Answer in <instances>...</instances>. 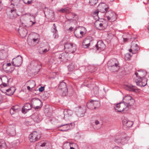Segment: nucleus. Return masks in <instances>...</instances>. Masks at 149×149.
<instances>
[{
    "mask_svg": "<svg viewBox=\"0 0 149 149\" xmlns=\"http://www.w3.org/2000/svg\"><path fill=\"white\" fill-rule=\"evenodd\" d=\"M89 45H90L89 43L88 44H87V43L86 44V43H84L83 42V44H82L83 47L85 48H88Z\"/></svg>",
    "mask_w": 149,
    "mask_h": 149,
    "instance_id": "nucleus-49",
    "label": "nucleus"
},
{
    "mask_svg": "<svg viewBox=\"0 0 149 149\" xmlns=\"http://www.w3.org/2000/svg\"><path fill=\"white\" fill-rule=\"evenodd\" d=\"M64 49L65 52L69 54L74 53L76 50L75 45L69 42L64 44Z\"/></svg>",
    "mask_w": 149,
    "mask_h": 149,
    "instance_id": "nucleus-3",
    "label": "nucleus"
},
{
    "mask_svg": "<svg viewBox=\"0 0 149 149\" xmlns=\"http://www.w3.org/2000/svg\"><path fill=\"white\" fill-rule=\"evenodd\" d=\"M23 1L25 4H30L31 3L32 1L29 0H23Z\"/></svg>",
    "mask_w": 149,
    "mask_h": 149,
    "instance_id": "nucleus-50",
    "label": "nucleus"
},
{
    "mask_svg": "<svg viewBox=\"0 0 149 149\" xmlns=\"http://www.w3.org/2000/svg\"><path fill=\"white\" fill-rule=\"evenodd\" d=\"M69 70L70 71H72L74 69V66L73 63L70 64L68 66Z\"/></svg>",
    "mask_w": 149,
    "mask_h": 149,
    "instance_id": "nucleus-46",
    "label": "nucleus"
},
{
    "mask_svg": "<svg viewBox=\"0 0 149 149\" xmlns=\"http://www.w3.org/2000/svg\"><path fill=\"white\" fill-rule=\"evenodd\" d=\"M58 91L63 96H65L68 92V89L66 84L64 82H62L60 83L58 86Z\"/></svg>",
    "mask_w": 149,
    "mask_h": 149,
    "instance_id": "nucleus-5",
    "label": "nucleus"
},
{
    "mask_svg": "<svg viewBox=\"0 0 149 149\" xmlns=\"http://www.w3.org/2000/svg\"><path fill=\"white\" fill-rule=\"evenodd\" d=\"M94 93L97 94L98 93V88L97 87H95L93 88Z\"/></svg>",
    "mask_w": 149,
    "mask_h": 149,
    "instance_id": "nucleus-51",
    "label": "nucleus"
},
{
    "mask_svg": "<svg viewBox=\"0 0 149 149\" xmlns=\"http://www.w3.org/2000/svg\"><path fill=\"white\" fill-rule=\"evenodd\" d=\"M123 39H124V42H127V40H128V39H127V38H123Z\"/></svg>",
    "mask_w": 149,
    "mask_h": 149,
    "instance_id": "nucleus-59",
    "label": "nucleus"
},
{
    "mask_svg": "<svg viewBox=\"0 0 149 149\" xmlns=\"http://www.w3.org/2000/svg\"><path fill=\"white\" fill-rule=\"evenodd\" d=\"M126 56H129L130 57L131 56V54L130 53H127L126 55Z\"/></svg>",
    "mask_w": 149,
    "mask_h": 149,
    "instance_id": "nucleus-62",
    "label": "nucleus"
},
{
    "mask_svg": "<svg viewBox=\"0 0 149 149\" xmlns=\"http://www.w3.org/2000/svg\"><path fill=\"white\" fill-rule=\"evenodd\" d=\"M19 108V107L18 105L13 106L10 109V113L12 115L16 112H18L20 110Z\"/></svg>",
    "mask_w": 149,
    "mask_h": 149,
    "instance_id": "nucleus-24",
    "label": "nucleus"
},
{
    "mask_svg": "<svg viewBox=\"0 0 149 149\" xmlns=\"http://www.w3.org/2000/svg\"><path fill=\"white\" fill-rule=\"evenodd\" d=\"M118 62L116 59H111L107 63L108 68L111 67V66L118 63Z\"/></svg>",
    "mask_w": 149,
    "mask_h": 149,
    "instance_id": "nucleus-25",
    "label": "nucleus"
},
{
    "mask_svg": "<svg viewBox=\"0 0 149 149\" xmlns=\"http://www.w3.org/2000/svg\"><path fill=\"white\" fill-rule=\"evenodd\" d=\"M6 145L5 142L3 141L0 142V149H5Z\"/></svg>",
    "mask_w": 149,
    "mask_h": 149,
    "instance_id": "nucleus-40",
    "label": "nucleus"
},
{
    "mask_svg": "<svg viewBox=\"0 0 149 149\" xmlns=\"http://www.w3.org/2000/svg\"><path fill=\"white\" fill-rule=\"evenodd\" d=\"M132 97L129 95H126L125 96L123 99V102L126 104L130 99H131Z\"/></svg>",
    "mask_w": 149,
    "mask_h": 149,
    "instance_id": "nucleus-36",
    "label": "nucleus"
},
{
    "mask_svg": "<svg viewBox=\"0 0 149 149\" xmlns=\"http://www.w3.org/2000/svg\"><path fill=\"white\" fill-rule=\"evenodd\" d=\"M11 65V63H7V65L8 66H9Z\"/></svg>",
    "mask_w": 149,
    "mask_h": 149,
    "instance_id": "nucleus-60",
    "label": "nucleus"
},
{
    "mask_svg": "<svg viewBox=\"0 0 149 149\" xmlns=\"http://www.w3.org/2000/svg\"><path fill=\"white\" fill-rule=\"evenodd\" d=\"M124 127L126 128L131 127L133 124V122L128 121L126 119H124L122 120Z\"/></svg>",
    "mask_w": 149,
    "mask_h": 149,
    "instance_id": "nucleus-22",
    "label": "nucleus"
},
{
    "mask_svg": "<svg viewBox=\"0 0 149 149\" xmlns=\"http://www.w3.org/2000/svg\"><path fill=\"white\" fill-rule=\"evenodd\" d=\"M44 90V87H41L39 88V90L40 92H42Z\"/></svg>",
    "mask_w": 149,
    "mask_h": 149,
    "instance_id": "nucleus-53",
    "label": "nucleus"
},
{
    "mask_svg": "<svg viewBox=\"0 0 149 149\" xmlns=\"http://www.w3.org/2000/svg\"><path fill=\"white\" fill-rule=\"evenodd\" d=\"M98 0H89V3L92 6L95 5L98 2Z\"/></svg>",
    "mask_w": 149,
    "mask_h": 149,
    "instance_id": "nucleus-45",
    "label": "nucleus"
},
{
    "mask_svg": "<svg viewBox=\"0 0 149 149\" xmlns=\"http://www.w3.org/2000/svg\"><path fill=\"white\" fill-rule=\"evenodd\" d=\"M22 57L18 55L16 58L13 59L12 64L15 67H19L22 63Z\"/></svg>",
    "mask_w": 149,
    "mask_h": 149,
    "instance_id": "nucleus-12",
    "label": "nucleus"
},
{
    "mask_svg": "<svg viewBox=\"0 0 149 149\" xmlns=\"http://www.w3.org/2000/svg\"><path fill=\"white\" fill-rule=\"evenodd\" d=\"M101 120L100 119H99V120H95L94 123H95V125H100V126H101L102 124H100V121Z\"/></svg>",
    "mask_w": 149,
    "mask_h": 149,
    "instance_id": "nucleus-48",
    "label": "nucleus"
},
{
    "mask_svg": "<svg viewBox=\"0 0 149 149\" xmlns=\"http://www.w3.org/2000/svg\"><path fill=\"white\" fill-rule=\"evenodd\" d=\"M7 13L8 17L12 19L16 17L18 15L16 13V10L15 8L8 9L7 10Z\"/></svg>",
    "mask_w": 149,
    "mask_h": 149,
    "instance_id": "nucleus-11",
    "label": "nucleus"
},
{
    "mask_svg": "<svg viewBox=\"0 0 149 149\" xmlns=\"http://www.w3.org/2000/svg\"><path fill=\"white\" fill-rule=\"evenodd\" d=\"M31 108H32L31 103V104L29 103H26L22 108V112L23 113H25L28 111L30 110Z\"/></svg>",
    "mask_w": 149,
    "mask_h": 149,
    "instance_id": "nucleus-23",
    "label": "nucleus"
},
{
    "mask_svg": "<svg viewBox=\"0 0 149 149\" xmlns=\"http://www.w3.org/2000/svg\"><path fill=\"white\" fill-rule=\"evenodd\" d=\"M74 34L75 36L77 38H81L82 37V36L81 35L80 33V31L78 30H76L74 31Z\"/></svg>",
    "mask_w": 149,
    "mask_h": 149,
    "instance_id": "nucleus-38",
    "label": "nucleus"
},
{
    "mask_svg": "<svg viewBox=\"0 0 149 149\" xmlns=\"http://www.w3.org/2000/svg\"><path fill=\"white\" fill-rule=\"evenodd\" d=\"M94 26L97 29L99 30H102L105 29L103 24L101 23L99 20H97L94 23Z\"/></svg>",
    "mask_w": 149,
    "mask_h": 149,
    "instance_id": "nucleus-21",
    "label": "nucleus"
},
{
    "mask_svg": "<svg viewBox=\"0 0 149 149\" xmlns=\"http://www.w3.org/2000/svg\"><path fill=\"white\" fill-rule=\"evenodd\" d=\"M8 134L12 136H14L16 134L15 126L14 125H9L6 130Z\"/></svg>",
    "mask_w": 149,
    "mask_h": 149,
    "instance_id": "nucleus-16",
    "label": "nucleus"
},
{
    "mask_svg": "<svg viewBox=\"0 0 149 149\" xmlns=\"http://www.w3.org/2000/svg\"><path fill=\"white\" fill-rule=\"evenodd\" d=\"M47 143L45 141H41L36 143L35 146L36 149H44L47 146Z\"/></svg>",
    "mask_w": 149,
    "mask_h": 149,
    "instance_id": "nucleus-14",
    "label": "nucleus"
},
{
    "mask_svg": "<svg viewBox=\"0 0 149 149\" xmlns=\"http://www.w3.org/2000/svg\"><path fill=\"white\" fill-rule=\"evenodd\" d=\"M108 68L111 72H115L117 71L119 69L118 63L111 66V67H109Z\"/></svg>",
    "mask_w": 149,
    "mask_h": 149,
    "instance_id": "nucleus-33",
    "label": "nucleus"
},
{
    "mask_svg": "<svg viewBox=\"0 0 149 149\" xmlns=\"http://www.w3.org/2000/svg\"><path fill=\"white\" fill-rule=\"evenodd\" d=\"M48 51V50L47 49H42L41 50V52L40 51V53L41 54H44L46 52Z\"/></svg>",
    "mask_w": 149,
    "mask_h": 149,
    "instance_id": "nucleus-52",
    "label": "nucleus"
},
{
    "mask_svg": "<svg viewBox=\"0 0 149 149\" xmlns=\"http://www.w3.org/2000/svg\"><path fill=\"white\" fill-rule=\"evenodd\" d=\"M63 113L64 115V119L65 120H67L69 119V117L71 116L72 114V111L70 110L65 109L64 110Z\"/></svg>",
    "mask_w": 149,
    "mask_h": 149,
    "instance_id": "nucleus-19",
    "label": "nucleus"
},
{
    "mask_svg": "<svg viewBox=\"0 0 149 149\" xmlns=\"http://www.w3.org/2000/svg\"><path fill=\"white\" fill-rule=\"evenodd\" d=\"M32 40L33 41V42H36L38 40V38H33L32 39Z\"/></svg>",
    "mask_w": 149,
    "mask_h": 149,
    "instance_id": "nucleus-57",
    "label": "nucleus"
},
{
    "mask_svg": "<svg viewBox=\"0 0 149 149\" xmlns=\"http://www.w3.org/2000/svg\"><path fill=\"white\" fill-rule=\"evenodd\" d=\"M114 108L116 111L119 112L123 111L125 109L126 111L128 110L126 105L123 102H120L117 104Z\"/></svg>",
    "mask_w": 149,
    "mask_h": 149,
    "instance_id": "nucleus-9",
    "label": "nucleus"
},
{
    "mask_svg": "<svg viewBox=\"0 0 149 149\" xmlns=\"http://www.w3.org/2000/svg\"><path fill=\"white\" fill-rule=\"evenodd\" d=\"M36 23V22H32L31 21H30L29 22V25H26L25 26L27 27H29L30 26H31Z\"/></svg>",
    "mask_w": 149,
    "mask_h": 149,
    "instance_id": "nucleus-47",
    "label": "nucleus"
},
{
    "mask_svg": "<svg viewBox=\"0 0 149 149\" xmlns=\"http://www.w3.org/2000/svg\"><path fill=\"white\" fill-rule=\"evenodd\" d=\"M18 31L19 34L23 36H26L27 35V31L25 28L18 29Z\"/></svg>",
    "mask_w": 149,
    "mask_h": 149,
    "instance_id": "nucleus-30",
    "label": "nucleus"
},
{
    "mask_svg": "<svg viewBox=\"0 0 149 149\" xmlns=\"http://www.w3.org/2000/svg\"><path fill=\"white\" fill-rule=\"evenodd\" d=\"M147 72L145 70H139L135 73L137 78L135 82L137 85L140 87H144L147 84V79L145 77Z\"/></svg>",
    "mask_w": 149,
    "mask_h": 149,
    "instance_id": "nucleus-1",
    "label": "nucleus"
},
{
    "mask_svg": "<svg viewBox=\"0 0 149 149\" xmlns=\"http://www.w3.org/2000/svg\"><path fill=\"white\" fill-rule=\"evenodd\" d=\"M75 111L77 115L79 116L83 117L85 112V107H78L75 108Z\"/></svg>",
    "mask_w": 149,
    "mask_h": 149,
    "instance_id": "nucleus-17",
    "label": "nucleus"
},
{
    "mask_svg": "<svg viewBox=\"0 0 149 149\" xmlns=\"http://www.w3.org/2000/svg\"><path fill=\"white\" fill-rule=\"evenodd\" d=\"M134 100L132 97L131 99L127 102L125 104L126 105L128 109V108L131 107V106L134 105Z\"/></svg>",
    "mask_w": 149,
    "mask_h": 149,
    "instance_id": "nucleus-32",
    "label": "nucleus"
},
{
    "mask_svg": "<svg viewBox=\"0 0 149 149\" xmlns=\"http://www.w3.org/2000/svg\"><path fill=\"white\" fill-rule=\"evenodd\" d=\"M80 33H81V35L82 36V37L83 36V35H84L85 33L82 31H80Z\"/></svg>",
    "mask_w": 149,
    "mask_h": 149,
    "instance_id": "nucleus-55",
    "label": "nucleus"
},
{
    "mask_svg": "<svg viewBox=\"0 0 149 149\" xmlns=\"http://www.w3.org/2000/svg\"><path fill=\"white\" fill-rule=\"evenodd\" d=\"M113 149H122L119 147L117 146V147H115Z\"/></svg>",
    "mask_w": 149,
    "mask_h": 149,
    "instance_id": "nucleus-58",
    "label": "nucleus"
},
{
    "mask_svg": "<svg viewBox=\"0 0 149 149\" xmlns=\"http://www.w3.org/2000/svg\"><path fill=\"white\" fill-rule=\"evenodd\" d=\"M11 90V88H9L6 90L7 92H9Z\"/></svg>",
    "mask_w": 149,
    "mask_h": 149,
    "instance_id": "nucleus-61",
    "label": "nucleus"
},
{
    "mask_svg": "<svg viewBox=\"0 0 149 149\" xmlns=\"http://www.w3.org/2000/svg\"><path fill=\"white\" fill-rule=\"evenodd\" d=\"M32 63L33 64V66L36 70H39L40 69L42 63L39 61H33L32 62Z\"/></svg>",
    "mask_w": 149,
    "mask_h": 149,
    "instance_id": "nucleus-26",
    "label": "nucleus"
},
{
    "mask_svg": "<svg viewBox=\"0 0 149 149\" xmlns=\"http://www.w3.org/2000/svg\"><path fill=\"white\" fill-rule=\"evenodd\" d=\"M105 16L110 22H114L116 19V15L114 12L111 10H108L105 14Z\"/></svg>",
    "mask_w": 149,
    "mask_h": 149,
    "instance_id": "nucleus-7",
    "label": "nucleus"
},
{
    "mask_svg": "<svg viewBox=\"0 0 149 149\" xmlns=\"http://www.w3.org/2000/svg\"><path fill=\"white\" fill-rule=\"evenodd\" d=\"M135 87L133 85H127L125 87L126 90L130 91L136 92Z\"/></svg>",
    "mask_w": 149,
    "mask_h": 149,
    "instance_id": "nucleus-35",
    "label": "nucleus"
},
{
    "mask_svg": "<svg viewBox=\"0 0 149 149\" xmlns=\"http://www.w3.org/2000/svg\"><path fill=\"white\" fill-rule=\"evenodd\" d=\"M93 106H94V108L95 109L96 108L99 107L100 106V103L98 101L93 100Z\"/></svg>",
    "mask_w": 149,
    "mask_h": 149,
    "instance_id": "nucleus-39",
    "label": "nucleus"
},
{
    "mask_svg": "<svg viewBox=\"0 0 149 149\" xmlns=\"http://www.w3.org/2000/svg\"><path fill=\"white\" fill-rule=\"evenodd\" d=\"M41 136L40 134L36 131H33L29 135V138L30 141L33 142L38 140Z\"/></svg>",
    "mask_w": 149,
    "mask_h": 149,
    "instance_id": "nucleus-8",
    "label": "nucleus"
},
{
    "mask_svg": "<svg viewBox=\"0 0 149 149\" xmlns=\"http://www.w3.org/2000/svg\"><path fill=\"white\" fill-rule=\"evenodd\" d=\"M140 48L135 41H133L131 43L130 49L129 51L132 54H135L139 50Z\"/></svg>",
    "mask_w": 149,
    "mask_h": 149,
    "instance_id": "nucleus-10",
    "label": "nucleus"
},
{
    "mask_svg": "<svg viewBox=\"0 0 149 149\" xmlns=\"http://www.w3.org/2000/svg\"><path fill=\"white\" fill-rule=\"evenodd\" d=\"M70 9L68 7H66L64 8H62L59 10V11L63 13H69Z\"/></svg>",
    "mask_w": 149,
    "mask_h": 149,
    "instance_id": "nucleus-41",
    "label": "nucleus"
},
{
    "mask_svg": "<svg viewBox=\"0 0 149 149\" xmlns=\"http://www.w3.org/2000/svg\"><path fill=\"white\" fill-rule=\"evenodd\" d=\"M98 7L100 12L102 13H106L109 10V8L108 7H106L105 4L104 3H101L99 4Z\"/></svg>",
    "mask_w": 149,
    "mask_h": 149,
    "instance_id": "nucleus-18",
    "label": "nucleus"
},
{
    "mask_svg": "<svg viewBox=\"0 0 149 149\" xmlns=\"http://www.w3.org/2000/svg\"><path fill=\"white\" fill-rule=\"evenodd\" d=\"M53 27L52 29V32L53 33V36L55 38H57L58 37V35L57 34V30L56 29V26L55 24H53Z\"/></svg>",
    "mask_w": 149,
    "mask_h": 149,
    "instance_id": "nucleus-27",
    "label": "nucleus"
},
{
    "mask_svg": "<svg viewBox=\"0 0 149 149\" xmlns=\"http://www.w3.org/2000/svg\"><path fill=\"white\" fill-rule=\"evenodd\" d=\"M117 137L115 140V142L118 143H121L123 145L127 143L130 137L127 136L125 133L123 132L120 134H117Z\"/></svg>",
    "mask_w": 149,
    "mask_h": 149,
    "instance_id": "nucleus-2",
    "label": "nucleus"
},
{
    "mask_svg": "<svg viewBox=\"0 0 149 149\" xmlns=\"http://www.w3.org/2000/svg\"><path fill=\"white\" fill-rule=\"evenodd\" d=\"M20 1V0H12L11 5L16 6L17 8L19 7L21 5Z\"/></svg>",
    "mask_w": 149,
    "mask_h": 149,
    "instance_id": "nucleus-29",
    "label": "nucleus"
},
{
    "mask_svg": "<svg viewBox=\"0 0 149 149\" xmlns=\"http://www.w3.org/2000/svg\"><path fill=\"white\" fill-rule=\"evenodd\" d=\"M31 118L36 123H39L40 121L38 115L37 113H35L31 116Z\"/></svg>",
    "mask_w": 149,
    "mask_h": 149,
    "instance_id": "nucleus-28",
    "label": "nucleus"
},
{
    "mask_svg": "<svg viewBox=\"0 0 149 149\" xmlns=\"http://www.w3.org/2000/svg\"><path fill=\"white\" fill-rule=\"evenodd\" d=\"M27 88L28 90L29 91L30 90L31 88L29 86H27Z\"/></svg>",
    "mask_w": 149,
    "mask_h": 149,
    "instance_id": "nucleus-63",
    "label": "nucleus"
},
{
    "mask_svg": "<svg viewBox=\"0 0 149 149\" xmlns=\"http://www.w3.org/2000/svg\"><path fill=\"white\" fill-rule=\"evenodd\" d=\"M73 127V125L72 123H70L67 122L64 124L60 125L58 127L59 130L60 131L63 132H66L69 130H70Z\"/></svg>",
    "mask_w": 149,
    "mask_h": 149,
    "instance_id": "nucleus-6",
    "label": "nucleus"
},
{
    "mask_svg": "<svg viewBox=\"0 0 149 149\" xmlns=\"http://www.w3.org/2000/svg\"><path fill=\"white\" fill-rule=\"evenodd\" d=\"M7 53L4 50L0 51V59L4 60L6 58Z\"/></svg>",
    "mask_w": 149,
    "mask_h": 149,
    "instance_id": "nucleus-31",
    "label": "nucleus"
},
{
    "mask_svg": "<svg viewBox=\"0 0 149 149\" xmlns=\"http://www.w3.org/2000/svg\"><path fill=\"white\" fill-rule=\"evenodd\" d=\"M3 101L2 97L1 95L0 94V104L2 103Z\"/></svg>",
    "mask_w": 149,
    "mask_h": 149,
    "instance_id": "nucleus-54",
    "label": "nucleus"
},
{
    "mask_svg": "<svg viewBox=\"0 0 149 149\" xmlns=\"http://www.w3.org/2000/svg\"><path fill=\"white\" fill-rule=\"evenodd\" d=\"M31 102L32 105V108L36 110L40 109L42 106V102L38 98H33L31 100Z\"/></svg>",
    "mask_w": 149,
    "mask_h": 149,
    "instance_id": "nucleus-4",
    "label": "nucleus"
},
{
    "mask_svg": "<svg viewBox=\"0 0 149 149\" xmlns=\"http://www.w3.org/2000/svg\"><path fill=\"white\" fill-rule=\"evenodd\" d=\"M91 38V37L89 36L86 38L84 40L83 42L84 43L88 44L89 43H90V42L91 41V40H90V38Z\"/></svg>",
    "mask_w": 149,
    "mask_h": 149,
    "instance_id": "nucleus-43",
    "label": "nucleus"
},
{
    "mask_svg": "<svg viewBox=\"0 0 149 149\" xmlns=\"http://www.w3.org/2000/svg\"><path fill=\"white\" fill-rule=\"evenodd\" d=\"M2 82V84L3 86L6 87L7 86V84L8 82V80L6 77H3L2 78H0Z\"/></svg>",
    "mask_w": 149,
    "mask_h": 149,
    "instance_id": "nucleus-34",
    "label": "nucleus"
},
{
    "mask_svg": "<svg viewBox=\"0 0 149 149\" xmlns=\"http://www.w3.org/2000/svg\"><path fill=\"white\" fill-rule=\"evenodd\" d=\"M74 148L73 147H70V149H74Z\"/></svg>",
    "mask_w": 149,
    "mask_h": 149,
    "instance_id": "nucleus-64",
    "label": "nucleus"
},
{
    "mask_svg": "<svg viewBox=\"0 0 149 149\" xmlns=\"http://www.w3.org/2000/svg\"><path fill=\"white\" fill-rule=\"evenodd\" d=\"M44 13L46 17H48V18L52 20L54 19V13L53 11L47 8H45L44 10Z\"/></svg>",
    "mask_w": 149,
    "mask_h": 149,
    "instance_id": "nucleus-13",
    "label": "nucleus"
},
{
    "mask_svg": "<svg viewBox=\"0 0 149 149\" xmlns=\"http://www.w3.org/2000/svg\"><path fill=\"white\" fill-rule=\"evenodd\" d=\"M69 55V54L65 52L58 54L57 57L60 61L65 62L69 58L68 57Z\"/></svg>",
    "mask_w": 149,
    "mask_h": 149,
    "instance_id": "nucleus-15",
    "label": "nucleus"
},
{
    "mask_svg": "<svg viewBox=\"0 0 149 149\" xmlns=\"http://www.w3.org/2000/svg\"><path fill=\"white\" fill-rule=\"evenodd\" d=\"M97 50L102 51L105 48V45L102 40H99L97 42V44L95 45Z\"/></svg>",
    "mask_w": 149,
    "mask_h": 149,
    "instance_id": "nucleus-20",
    "label": "nucleus"
},
{
    "mask_svg": "<svg viewBox=\"0 0 149 149\" xmlns=\"http://www.w3.org/2000/svg\"><path fill=\"white\" fill-rule=\"evenodd\" d=\"M87 106L89 109H93V100H91L90 102H87L86 104Z\"/></svg>",
    "mask_w": 149,
    "mask_h": 149,
    "instance_id": "nucleus-37",
    "label": "nucleus"
},
{
    "mask_svg": "<svg viewBox=\"0 0 149 149\" xmlns=\"http://www.w3.org/2000/svg\"><path fill=\"white\" fill-rule=\"evenodd\" d=\"M2 9V3L1 1H0V11Z\"/></svg>",
    "mask_w": 149,
    "mask_h": 149,
    "instance_id": "nucleus-56",
    "label": "nucleus"
},
{
    "mask_svg": "<svg viewBox=\"0 0 149 149\" xmlns=\"http://www.w3.org/2000/svg\"><path fill=\"white\" fill-rule=\"evenodd\" d=\"M99 13V11L98 10H95L93 13V17H95V19H98L99 17L98 14Z\"/></svg>",
    "mask_w": 149,
    "mask_h": 149,
    "instance_id": "nucleus-42",
    "label": "nucleus"
},
{
    "mask_svg": "<svg viewBox=\"0 0 149 149\" xmlns=\"http://www.w3.org/2000/svg\"><path fill=\"white\" fill-rule=\"evenodd\" d=\"M77 15L76 14L74 13H70L69 15V17L70 18L68 19V20H71L72 19L74 18Z\"/></svg>",
    "mask_w": 149,
    "mask_h": 149,
    "instance_id": "nucleus-44",
    "label": "nucleus"
}]
</instances>
